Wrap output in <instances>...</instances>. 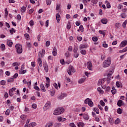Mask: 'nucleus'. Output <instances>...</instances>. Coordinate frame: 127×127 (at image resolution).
<instances>
[{"label": "nucleus", "instance_id": "nucleus-1", "mask_svg": "<svg viewBox=\"0 0 127 127\" xmlns=\"http://www.w3.org/2000/svg\"><path fill=\"white\" fill-rule=\"evenodd\" d=\"M112 61H111V58H108L107 60H105L103 63V67L107 68V67H109Z\"/></svg>", "mask_w": 127, "mask_h": 127}, {"label": "nucleus", "instance_id": "nucleus-2", "mask_svg": "<svg viewBox=\"0 0 127 127\" xmlns=\"http://www.w3.org/2000/svg\"><path fill=\"white\" fill-rule=\"evenodd\" d=\"M63 113H64V108H58L54 111V115H55V116H58L59 115L63 114Z\"/></svg>", "mask_w": 127, "mask_h": 127}, {"label": "nucleus", "instance_id": "nucleus-3", "mask_svg": "<svg viewBox=\"0 0 127 127\" xmlns=\"http://www.w3.org/2000/svg\"><path fill=\"white\" fill-rule=\"evenodd\" d=\"M15 48L16 49V52L18 54H21L22 53V46L19 44H17L15 45Z\"/></svg>", "mask_w": 127, "mask_h": 127}, {"label": "nucleus", "instance_id": "nucleus-4", "mask_svg": "<svg viewBox=\"0 0 127 127\" xmlns=\"http://www.w3.org/2000/svg\"><path fill=\"white\" fill-rule=\"evenodd\" d=\"M84 104H86V105H88L89 107H92L94 106V103L92 101V99L90 98H87L84 101Z\"/></svg>", "mask_w": 127, "mask_h": 127}, {"label": "nucleus", "instance_id": "nucleus-5", "mask_svg": "<svg viewBox=\"0 0 127 127\" xmlns=\"http://www.w3.org/2000/svg\"><path fill=\"white\" fill-rule=\"evenodd\" d=\"M75 72H76V70L75 68H74V67L72 65H70L67 70L68 75H71V73H75Z\"/></svg>", "mask_w": 127, "mask_h": 127}, {"label": "nucleus", "instance_id": "nucleus-6", "mask_svg": "<svg viewBox=\"0 0 127 127\" xmlns=\"http://www.w3.org/2000/svg\"><path fill=\"white\" fill-rule=\"evenodd\" d=\"M51 108V103L50 101H48L44 106V111H47L48 109Z\"/></svg>", "mask_w": 127, "mask_h": 127}, {"label": "nucleus", "instance_id": "nucleus-7", "mask_svg": "<svg viewBox=\"0 0 127 127\" xmlns=\"http://www.w3.org/2000/svg\"><path fill=\"white\" fill-rule=\"evenodd\" d=\"M88 47H89V46L88 45V43H85L83 44L80 45L79 49L80 50H82V49H85V48H88Z\"/></svg>", "mask_w": 127, "mask_h": 127}, {"label": "nucleus", "instance_id": "nucleus-8", "mask_svg": "<svg viewBox=\"0 0 127 127\" xmlns=\"http://www.w3.org/2000/svg\"><path fill=\"white\" fill-rule=\"evenodd\" d=\"M106 82V78H102L99 80L98 82V85L101 86L102 84H104Z\"/></svg>", "mask_w": 127, "mask_h": 127}, {"label": "nucleus", "instance_id": "nucleus-9", "mask_svg": "<svg viewBox=\"0 0 127 127\" xmlns=\"http://www.w3.org/2000/svg\"><path fill=\"white\" fill-rule=\"evenodd\" d=\"M47 82L46 83V86L47 88H49L50 86V78L49 77H46Z\"/></svg>", "mask_w": 127, "mask_h": 127}, {"label": "nucleus", "instance_id": "nucleus-10", "mask_svg": "<svg viewBox=\"0 0 127 127\" xmlns=\"http://www.w3.org/2000/svg\"><path fill=\"white\" fill-rule=\"evenodd\" d=\"M124 105H125V103L122 100H119L117 102V106H118V107H122V106H124Z\"/></svg>", "mask_w": 127, "mask_h": 127}, {"label": "nucleus", "instance_id": "nucleus-11", "mask_svg": "<svg viewBox=\"0 0 127 127\" xmlns=\"http://www.w3.org/2000/svg\"><path fill=\"white\" fill-rule=\"evenodd\" d=\"M43 67H44V70H45V72L46 73H48V70H49L48 65L47 64H43Z\"/></svg>", "mask_w": 127, "mask_h": 127}, {"label": "nucleus", "instance_id": "nucleus-12", "mask_svg": "<svg viewBox=\"0 0 127 127\" xmlns=\"http://www.w3.org/2000/svg\"><path fill=\"white\" fill-rule=\"evenodd\" d=\"M113 79V77L112 76L111 73H108L107 74V82L108 83H110V81Z\"/></svg>", "mask_w": 127, "mask_h": 127}, {"label": "nucleus", "instance_id": "nucleus-13", "mask_svg": "<svg viewBox=\"0 0 127 127\" xmlns=\"http://www.w3.org/2000/svg\"><path fill=\"white\" fill-rule=\"evenodd\" d=\"M92 67H93V65L92 64V63L91 62H88L87 63V67L89 70H90V71H92Z\"/></svg>", "mask_w": 127, "mask_h": 127}, {"label": "nucleus", "instance_id": "nucleus-14", "mask_svg": "<svg viewBox=\"0 0 127 127\" xmlns=\"http://www.w3.org/2000/svg\"><path fill=\"white\" fill-rule=\"evenodd\" d=\"M36 126V123H32L29 125H25V127H33Z\"/></svg>", "mask_w": 127, "mask_h": 127}, {"label": "nucleus", "instance_id": "nucleus-15", "mask_svg": "<svg viewBox=\"0 0 127 127\" xmlns=\"http://www.w3.org/2000/svg\"><path fill=\"white\" fill-rule=\"evenodd\" d=\"M116 85L117 88H123V83H122V82L117 81Z\"/></svg>", "mask_w": 127, "mask_h": 127}, {"label": "nucleus", "instance_id": "nucleus-16", "mask_svg": "<svg viewBox=\"0 0 127 127\" xmlns=\"http://www.w3.org/2000/svg\"><path fill=\"white\" fill-rule=\"evenodd\" d=\"M64 97H67V94L63 93L58 97V98H59V100H62V99H64Z\"/></svg>", "mask_w": 127, "mask_h": 127}, {"label": "nucleus", "instance_id": "nucleus-17", "mask_svg": "<svg viewBox=\"0 0 127 127\" xmlns=\"http://www.w3.org/2000/svg\"><path fill=\"white\" fill-rule=\"evenodd\" d=\"M127 44V41H123L120 44V47H125Z\"/></svg>", "mask_w": 127, "mask_h": 127}, {"label": "nucleus", "instance_id": "nucleus-18", "mask_svg": "<svg viewBox=\"0 0 127 127\" xmlns=\"http://www.w3.org/2000/svg\"><path fill=\"white\" fill-rule=\"evenodd\" d=\"M53 56H56L57 55V49H56V47H54L53 49Z\"/></svg>", "mask_w": 127, "mask_h": 127}, {"label": "nucleus", "instance_id": "nucleus-19", "mask_svg": "<svg viewBox=\"0 0 127 127\" xmlns=\"http://www.w3.org/2000/svg\"><path fill=\"white\" fill-rule=\"evenodd\" d=\"M111 92L113 94V95H115V94L117 93V90H116V88L113 86L112 87V90H111Z\"/></svg>", "mask_w": 127, "mask_h": 127}, {"label": "nucleus", "instance_id": "nucleus-20", "mask_svg": "<svg viewBox=\"0 0 127 127\" xmlns=\"http://www.w3.org/2000/svg\"><path fill=\"white\" fill-rule=\"evenodd\" d=\"M56 19L58 23H59V22L60 21V14L59 13L56 14Z\"/></svg>", "mask_w": 127, "mask_h": 127}, {"label": "nucleus", "instance_id": "nucleus-21", "mask_svg": "<svg viewBox=\"0 0 127 127\" xmlns=\"http://www.w3.org/2000/svg\"><path fill=\"white\" fill-rule=\"evenodd\" d=\"M101 22L103 23V24H107L108 23V20L107 19H102L101 20Z\"/></svg>", "mask_w": 127, "mask_h": 127}, {"label": "nucleus", "instance_id": "nucleus-22", "mask_svg": "<svg viewBox=\"0 0 127 127\" xmlns=\"http://www.w3.org/2000/svg\"><path fill=\"white\" fill-rule=\"evenodd\" d=\"M21 11L22 13H24L26 11V7L24 6H23L21 8Z\"/></svg>", "mask_w": 127, "mask_h": 127}, {"label": "nucleus", "instance_id": "nucleus-23", "mask_svg": "<svg viewBox=\"0 0 127 127\" xmlns=\"http://www.w3.org/2000/svg\"><path fill=\"white\" fill-rule=\"evenodd\" d=\"M40 87H41V89L42 90V91H43V92H46V89H45L44 85H43V84H41L40 85Z\"/></svg>", "mask_w": 127, "mask_h": 127}, {"label": "nucleus", "instance_id": "nucleus-24", "mask_svg": "<svg viewBox=\"0 0 127 127\" xmlns=\"http://www.w3.org/2000/svg\"><path fill=\"white\" fill-rule=\"evenodd\" d=\"M77 126L78 127H84V126H85V124L82 122H79L77 123Z\"/></svg>", "mask_w": 127, "mask_h": 127}, {"label": "nucleus", "instance_id": "nucleus-25", "mask_svg": "<svg viewBox=\"0 0 127 127\" xmlns=\"http://www.w3.org/2000/svg\"><path fill=\"white\" fill-rule=\"evenodd\" d=\"M38 62L40 67H42V61H41V59L39 58L38 60Z\"/></svg>", "mask_w": 127, "mask_h": 127}, {"label": "nucleus", "instance_id": "nucleus-26", "mask_svg": "<svg viewBox=\"0 0 127 127\" xmlns=\"http://www.w3.org/2000/svg\"><path fill=\"white\" fill-rule=\"evenodd\" d=\"M13 44V43H12V42H11L10 41H8L7 42V44L8 46H9V47H11L12 46Z\"/></svg>", "mask_w": 127, "mask_h": 127}, {"label": "nucleus", "instance_id": "nucleus-27", "mask_svg": "<svg viewBox=\"0 0 127 127\" xmlns=\"http://www.w3.org/2000/svg\"><path fill=\"white\" fill-rule=\"evenodd\" d=\"M117 113L118 114H119V115H122V113H123V110H122L121 108H119L117 110Z\"/></svg>", "mask_w": 127, "mask_h": 127}, {"label": "nucleus", "instance_id": "nucleus-28", "mask_svg": "<svg viewBox=\"0 0 127 127\" xmlns=\"http://www.w3.org/2000/svg\"><path fill=\"white\" fill-rule=\"evenodd\" d=\"M83 119L84 120H86V121H88V120H89V116L88 114H84L83 115Z\"/></svg>", "mask_w": 127, "mask_h": 127}, {"label": "nucleus", "instance_id": "nucleus-29", "mask_svg": "<svg viewBox=\"0 0 127 127\" xmlns=\"http://www.w3.org/2000/svg\"><path fill=\"white\" fill-rule=\"evenodd\" d=\"M80 53L82 55H86V54H87V52L86 51V50H82L80 51Z\"/></svg>", "mask_w": 127, "mask_h": 127}, {"label": "nucleus", "instance_id": "nucleus-30", "mask_svg": "<svg viewBox=\"0 0 127 127\" xmlns=\"http://www.w3.org/2000/svg\"><path fill=\"white\" fill-rule=\"evenodd\" d=\"M121 123V121L120 120V119L118 118L117 120L115 121V125H119Z\"/></svg>", "mask_w": 127, "mask_h": 127}, {"label": "nucleus", "instance_id": "nucleus-31", "mask_svg": "<svg viewBox=\"0 0 127 127\" xmlns=\"http://www.w3.org/2000/svg\"><path fill=\"white\" fill-rule=\"evenodd\" d=\"M93 111L96 112L97 115H99V109L98 108H94L93 109Z\"/></svg>", "mask_w": 127, "mask_h": 127}, {"label": "nucleus", "instance_id": "nucleus-32", "mask_svg": "<svg viewBox=\"0 0 127 127\" xmlns=\"http://www.w3.org/2000/svg\"><path fill=\"white\" fill-rule=\"evenodd\" d=\"M99 38L97 37H93L92 38V40L94 42H97V41L98 40Z\"/></svg>", "mask_w": 127, "mask_h": 127}, {"label": "nucleus", "instance_id": "nucleus-33", "mask_svg": "<svg viewBox=\"0 0 127 127\" xmlns=\"http://www.w3.org/2000/svg\"><path fill=\"white\" fill-rule=\"evenodd\" d=\"M85 82V78H81L79 80H78V83L79 84H82V83H84Z\"/></svg>", "mask_w": 127, "mask_h": 127}, {"label": "nucleus", "instance_id": "nucleus-34", "mask_svg": "<svg viewBox=\"0 0 127 127\" xmlns=\"http://www.w3.org/2000/svg\"><path fill=\"white\" fill-rule=\"evenodd\" d=\"M44 56V55L41 53V52H39V58H40V59H41V58H42V57H43Z\"/></svg>", "mask_w": 127, "mask_h": 127}, {"label": "nucleus", "instance_id": "nucleus-35", "mask_svg": "<svg viewBox=\"0 0 127 127\" xmlns=\"http://www.w3.org/2000/svg\"><path fill=\"white\" fill-rule=\"evenodd\" d=\"M61 123H55L54 126L55 127H61Z\"/></svg>", "mask_w": 127, "mask_h": 127}, {"label": "nucleus", "instance_id": "nucleus-36", "mask_svg": "<svg viewBox=\"0 0 127 127\" xmlns=\"http://www.w3.org/2000/svg\"><path fill=\"white\" fill-rule=\"evenodd\" d=\"M52 0H46V2L47 5H50L51 4V1Z\"/></svg>", "mask_w": 127, "mask_h": 127}, {"label": "nucleus", "instance_id": "nucleus-37", "mask_svg": "<svg viewBox=\"0 0 127 127\" xmlns=\"http://www.w3.org/2000/svg\"><path fill=\"white\" fill-rule=\"evenodd\" d=\"M52 126H53V124L50 123H48L46 125L45 127H52Z\"/></svg>", "mask_w": 127, "mask_h": 127}, {"label": "nucleus", "instance_id": "nucleus-38", "mask_svg": "<svg viewBox=\"0 0 127 127\" xmlns=\"http://www.w3.org/2000/svg\"><path fill=\"white\" fill-rule=\"evenodd\" d=\"M20 64L18 63H14L12 64V66H19V65Z\"/></svg>", "mask_w": 127, "mask_h": 127}, {"label": "nucleus", "instance_id": "nucleus-39", "mask_svg": "<svg viewBox=\"0 0 127 127\" xmlns=\"http://www.w3.org/2000/svg\"><path fill=\"white\" fill-rule=\"evenodd\" d=\"M24 36H25L26 39H27V40H29V34H24Z\"/></svg>", "mask_w": 127, "mask_h": 127}, {"label": "nucleus", "instance_id": "nucleus-40", "mask_svg": "<svg viewBox=\"0 0 127 127\" xmlns=\"http://www.w3.org/2000/svg\"><path fill=\"white\" fill-rule=\"evenodd\" d=\"M20 119L21 120H23L24 121L26 120V115H22L20 116Z\"/></svg>", "mask_w": 127, "mask_h": 127}, {"label": "nucleus", "instance_id": "nucleus-41", "mask_svg": "<svg viewBox=\"0 0 127 127\" xmlns=\"http://www.w3.org/2000/svg\"><path fill=\"white\" fill-rule=\"evenodd\" d=\"M13 81V78H10L7 80V83H12Z\"/></svg>", "mask_w": 127, "mask_h": 127}, {"label": "nucleus", "instance_id": "nucleus-42", "mask_svg": "<svg viewBox=\"0 0 127 127\" xmlns=\"http://www.w3.org/2000/svg\"><path fill=\"white\" fill-rule=\"evenodd\" d=\"M97 91H98V92L99 93H101V94H103V93H104V91L102 90V89L100 87H98Z\"/></svg>", "mask_w": 127, "mask_h": 127}, {"label": "nucleus", "instance_id": "nucleus-43", "mask_svg": "<svg viewBox=\"0 0 127 127\" xmlns=\"http://www.w3.org/2000/svg\"><path fill=\"white\" fill-rule=\"evenodd\" d=\"M79 29L81 31V32H83V31H84V27H83V25H81L79 26Z\"/></svg>", "mask_w": 127, "mask_h": 127}, {"label": "nucleus", "instance_id": "nucleus-44", "mask_svg": "<svg viewBox=\"0 0 127 127\" xmlns=\"http://www.w3.org/2000/svg\"><path fill=\"white\" fill-rule=\"evenodd\" d=\"M73 51L74 53H77V52L78 51V48H77V47H74Z\"/></svg>", "mask_w": 127, "mask_h": 127}, {"label": "nucleus", "instance_id": "nucleus-45", "mask_svg": "<svg viewBox=\"0 0 127 127\" xmlns=\"http://www.w3.org/2000/svg\"><path fill=\"white\" fill-rule=\"evenodd\" d=\"M121 16L122 18H126L127 17V15L125 13H122L121 14Z\"/></svg>", "mask_w": 127, "mask_h": 127}, {"label": "nucleus", "instance_id": "nucleus-46", "mask_svg": "<svg viewBox=\"0 0 127 127\" xmlns=\"http://www.w3.org/2000/svg\"><path fill=\"white\" fill-rule=\"evenodd\" d=\"M79 57V53H74V58H78Z\"/></svg>", "mask_w": 127, "mask_h": 127}, {"label": "nucleus", "instance_id": "nucleus-47", "mask_svg": "<svg viewBox=\"0 0 127 127\" xmlns=\"http://www.w3.org/2000/svg\"><path fill=\"white\" fill-rule=\"evenodd\" d=\"M30 25L31 26H33V25H34V22L33 21V20H31L30 22Z\"/></svg>", "mask_w": 127, "mask_h": 127}, {"label": "nucleus", "instance_id": "nucleus-48", "mask_svg": "<svg viewBox=\"0 0 127 127\" xmlns=\"http://www.w3.org/2000/svg\"><path fill=\"white\" fill-rule=\"evenodd\" d=\"M99 32L100 33V34H102L104 36L106 35V33L102 30H99Z\"/></svg>", "mask_w": 127, "mask_h": 127}, {"label": "nucleus", "instance_id": "nucleus-49", "mask_svg": "<svg viewBox=\"0 0 127 127\" xmlns=\"http://www.w3.org/2000/svg\"><path fill=\"white\" fill-rule=\"evenodd\" d=\"M66 28L67 29H70V28H71V24H70V22L67 23Z\"/></svg>", "mask_w": 127, "mask_h": 127}, {"label": "nucleus", "instance_id": "nucleus-50", "mask_svg": "<svg viewBox=\"0 0 127 127\" xmlns=\"http://www.w3.org/2000/svg\"><path fill=\"white\" fill-rule=\"evenodd\" d=\"M13 32H15V31L13 28H12L11 30H10V33H11V34H13Z\"/></svg>", "mask_w": 127, "mask_h": 127}, {"label": "nucleus", "instance_id": "nucleus-51", "mask_svg": "<svg viewBox=\"0 0 127 127\" xmlns=\"http://www.w3.org/2000/svg\"><path fill=\"white\" fill-rule=\"evenodd\" d=\"M109 122L111 124H113V123H114V120L113 119V118H111V117H110L109 119Z\"/></svg>", "mask_w": 127, "mask_h": 127}, {"label": "nucleus", "instance_id": "nucleus-52", "mask_svg": "<svg viewBox=\"0 0 127 127\" xmlns=\"http://www.w3.org/2000/svg\"><path fill=\"white\" fill-rule=\"evenodd\" d=\"M5 83H6V82H5V81H4V80H1V81L0 82V85H5Z\"/></svg>", "mask_w": 127, "mask_h": 127}, {"label": "nucleus", "instance_id": "nucleus-53", "mask_svg": "<svg viewBox=\"0 0 127 127\" xmlns=\"http://www.w3.org/2000/svg\"><path fill=\"white\" fill-rule=\"evenodd\" d=\"M100 105H101V106H102L103 107H105V102H104V101L103 100H101L100 102Z\"/></svg>", "mask_w": 127, "mask_h": 127}, {"label": "nucleus", "instance_id": "nucleus-54", "mask_svg": "<svg viewBox=\"0 0 127 127\" xmlns=\"http://www.w3.org/2000/svg\"><path fill=\"white\" fill-rule=\"evenodd\" d=\"M10 112V111L9 109H7L6 112H5V115L6 116H9V112Z\"/></svg>", "mask_w": 127, "mask_h": 127}, {"label": "nucleus", "instance_id": "nucleus-55", "mask_svg": "<svg viewBox=\"0 0 127 127\" xmlns=\"http://www.w3.org/2000/svg\"><path fill=\"white\" fill-rule=\"evenodd\" d=\"M49 25V20H47L46 21L45 26H46V27H48Z\"/></svg>", "mask_w": 127, "mask_h": 127}, {"label": "nucleus", "instance_id": "nucleus-56", "mask_svg": "<svg viewBox=\"0 0 127 127\" xmlns=\"http://www.w3.org/2000/svg\"><path fill=\"white\" fill-rule=\"evenodd\" d=\"M69 126L71 127H76V125H75V124H74V123H71L69 124Z\"/></svg>", "mask_w": 127, "mask_h": 127}, {"label": "nucleus", "instance_id": "nucleus-57", "mask_svg": "<svg viewBox=\"0 0 127 127\" xmlns=\"http://www.w3.org/2000/svg\"><path fill=\"white\" fill-rule=\"evenodd\" d=\"M69 55H70V54L68 52H66L65 53V57H66V58H68V57H69Z\"/></svg>", "mask_w": 127, "mask_h": 127}, {"label": "nucleus", "instance_id": "nucleus-58", "mask_svg": "<svg viewBox=\"0 0 127 127\" xmlns=\"http://www.w3.org/2000/svg\"><path fill=\"white\" fill-rule=\"evenodd\" d=\"M91 2H92V3H93V4H96L98 2V0H91Z\"/></svg>", "mask_w": 127, "mask_h": 127}, {"label": "nucleus", "instance_id": "nucleus-59", "mask_svg": "<svg viewBox=\"0 0 127 127\" xmlns=\"http://www.w3.org/2000/svg\"><path fill=\"white\" fill-rule=\"evenodd\" d=\"M26 73V70H23L19 72L20 74H25Z\"/></svg>", "mask_w": 127, "mask_h": 127}, {"label": "nucleus", "instance_id": "nucleus-60", "mask_svg": "<svg viewBox=\"0 0 127 127\" xmlns=\"http://www.w3.org/2000/svg\"><path fill=\"white\" fill-rule=\"evenodd\" d=\"M50 45V41H47L46 43V46L48 47Z\"/></svg>", "mask_w": 127, "mask_h": 127}, {"label": "nucleus", "instance_id": "nucleus-61", "mask_svg": "<svg viewBox=\"0 0 127 127\" xmlns=\"http://www.w3.org/2000/svg\"><path fill=\"white\" fill-rule=\"evenodd\" d=\"M5 16H7L8 15V11H7V8L5 9Z\"/></svg>", "mask_w": 127, "mask_h": 127}, {"label": "nucleus", "instance_id": "nucleus-62", "mask_svg": "<svg viewBox=\"0 0 127 127\" xmlns=\"http://www.w3.org/2000/svg\"><path fill=\"white\" fill-rule=\"evenodd\" d=\"M115 26L116 28H120V23H117L115 24Z\"/></svg>", "mask_w": 127, "mask_h": 127}, {"label": "nucleus", "instance_id": "nucleus-63", "mask_svg": "<svg viewBox=\"0 0 127 127\" xmlns=\"http://www.w3.org/2000/svg\"><path fill=\"white\" fill-rule=\"evenodd\" d=\"M4 97V98H8V93H7V92H5Z\"/></svg>", "mask_w": 127, "mask_h": 127}, {"label": "nucleus", "instance_id": "nucleus-64", "mask_svg": "<svg viewBox=\"0 0 127 127\" xmlns=\"http://www.w3.org/2000/svg\"><path fill=\"white\" fill-rule=\"evenodd\" d=\"M106 6L108 8H111V4H110V2L107 3Z\"/></svg>", "mask_w": 127, "mask_h": 127}]
</instances>
